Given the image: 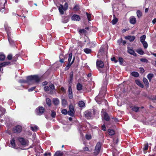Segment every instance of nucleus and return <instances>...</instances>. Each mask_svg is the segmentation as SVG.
<instances>
[{"label":"nucleus","instance_id":"35","mask_svg":"<svg viewBox=\"0 0 156 156\" xmlns=\"http://www.w3.org/2000/svg\"><path fill=\"white\" fill-rule=\"evenodd\" d=\"M10 64V62H6L2 63L1 64H0L2 67H3L9 65Z\"/></svg>","mask_w":156,"mask_h":156},{"label":"nucleus","instance_id":"25","mask_svg":"<svg viewBox=\"0 0 156 156\" xmlns=\"http://www.w3.org/2000/svg\"><path fill=\"white\" fill-rule=\"evenodd\" d=\"M146 39V36L143 35L141 36L140 37V41L141 43L145 41V40Z\"/></svg>","mask_w":156,"mask_h":156},{"label":"nucleus","instance_id":"36","mask_svg":"<svg viewBox=\"0 0 156 156\" xmlns=\"http://www.w3.org/2000/svg\"><path fill=\"white\" fill-rule=\"evenodd\" d=\"M46 103L48 105L50 106L51 105V100L49 98H47L46 99Z\"/></svg>","mask_w":156,"mask_h":156},{"label":"nucleus","instance_id":"51","mask_svg":"<svg viewBox=\"0 0 156 156\" xmlns=\"http://www.w3.org/2000/svg\"><path fill=\"white\" fill-rule=\"evenodd\" d=\"M119 60L120 64L121 65L122 64L123 61V59L121 57L119 58Z\"/></svg>","mask_w":156,"mask_h":156},{"label":"nucleus","instance_id":"20","mask_svg":"<svg viewBox=\"0 0 156 156\" xmlns=\"http://www.w3.org/2000/svg\"><path fill=\"white\" fill-rule=\"evenodd\" d=\"M53 103L55 105H57L59 103V101L57 98H55L53 99Z\"/></svg>","mask_w":156,"mask_h":156},{"label":"nucleus","instance_id":"59","mask_svg":"<svg viewBox=\"0 0 156 156\" xmlns=\"http://www.w3.org/2000/svg\"><path fill=\"white\" fill-rule=\"evenodd\" d=\"M83 149L84 151H90L89 149L87 147H85L83 148Z\"/></svg>","mask_w":156,"mask_h":156},{"label":"nucleus","instance_id":"22","mask_svg":"<svg viewBox=\"0 0 156 156\" xmlns=\"http://www.w3.org/2000/svg\"><path fill=\"white\" fill-rule=\"evenodd\" d=\"M154 76V74L152 73H149L147 76V77L150 82L152 78Z\"/></svg>","mask_w":156,"mask_h":156},{"label":"nucleus","instance_id":"34","mask_svg":"<svg viewBox=\"0 0 156 156\" xmlns=\"http://www.w3.org/2000/svg\"><path fill=\"white\" fill-rule=\"evenodd\" d=\"M114 17V18L112 20V24L113 25L115 24L117 22L118 20L117 18H116L115 15L113 16Z\"/></svg>","mask_w":156,"mask_h":156},{"label":"nucleus","instance_id":"11","mask_svg":"<svg viewBox=\"0 0 156 156\" xmlns=\"http://www.w3.org/2000/svg\"><path fill=\"white\" fill-rule=\"evenodd\" d=\"M7 34L8 36V39L9 41V42L10 44H11L12 45H14V43L13 41L11 38V32L9 31H8L6 30Z\"/></svg>","mask_w":156,"mask_h":156},{"label":"nucleus","instance_id":"15","mask_svg":"<svg viewBox=\"0 0 156 156\" xmlns=\"http://www.w3.org/2000/svg\"><path fill=\"white\" fill-rule=\"evenodd\" d=\"M58 9L60 13L62 15L64 13L63 11V10H64L63 6L62 5H60V6L58 7Z\"/></svg>","mask_w":156,"mask_h":156},{"label":"nucleus","instance_id":"56","mask_svg":"<svg viewBox=\"0 0 156 156\" xmlns=\"http://www.w3.org/2000/svg\"><path fill=\"white\" fill-rule=\"evenodd\" d=\"M35 88V87H33L28 90V91L29 92L32 91L34 90Z\"/></svg>","mask_w":156,"mask_h":156},{"label":"nucleus","instance_id":"40","mask_svg":"<svg viewBox=\"0 0 156 156\" xmlns=\"http://www.w3.org/2000/svg\"><path fill=\"white\" fill-rule=\"evenodd\" d=\"M139 108L137 107H133L132 108V110L136 112H137L138 111Z\"/></svg>","mask_w":156,"mask_h":156},{"label":"nucleus","instance_id":"60","mask_svg":"<svg viewBox=\"0 0 156 156\" xmlns=\"http://www.w3.org/2000/svg\"><path fill=\"white\" fill-rule=\"evenodd\" d=\"M102 128V129L104 131H105L106 130V127L105 126V125H103L101 127Z\"/></svg>","mask_w":156,"mask_h":156},{"label":"nucleus","instance_id":"31","mask_svg":"<svg viewBox=\"0 0 156 156\" xmlns=\"http://www.w3.org/2000/svg\"><path fill=\"white\" fill-rule=\"evenodd\" d=\"M62 155V152L60 151H58L55 153L54 156H61Z\"/></svg>","mask_w":156,"mask_h":156},{"label":"nucleus","instance_id":"14","mask_svg":"<svg viewBox=\"0 0 156 156\" xmlns=\"http://www.w3.org/2000/svg\"><path fill=\"white\" fill-rule=\"evenodd\" d=\"M135 37L134 36H128L125 37L126 39H128L130 42L133 41L135 39Z\"/></svg>","mask_w":156,"mask_h":156},{"label":"nucleus","instance_id":"58","mask_svg":"<svg viewBox=\"0 0 156 156\" xmlns=\"http://www.w3.org/2000/svg\"><path fill=\"white\" fill-rule=\"evenodd\" d=\"M86 137L87 139L90 140L91 138V136L90 135H87Z\"/></svg>","mask_w":156,"mask_h":156},{"label":"nucleus","instance_id":"63","mask_svg":"<svg viewBox=\"0 0 156 156\" xmlns=\"http://www.w3.org/2000/svg\"><path fill=\"white\" fill-rule=\"evenodd\" d=\"M47 84L48 82L46 81L43 82L42 83V84L43 86L46 85Z\"/></svg>","mask_w":156,"mask_h":156},{"label":"nucleus","instance_id":"30","mask_svg":"<svg viewBox=\"0 0 156 156\" xmlns=\"http://www.w3.org/2000/svg\"><path fill=\"white\" fill-rule=\"evenodd\" d=\"M131 75L134 77H137L139 76V73L136 72H133L131 73Z\"/></svg>","mask_w":156,"mask_h":156},{"label":"nucleus","instance_id":"28","mask_svg":"<svg viewBox=\"0 0 156 156\" xmlns=\"http://www.w3.org/2000/svg\"><path fill=\"white\" fill-rule=\"evenodd\" d=\"M82 86L80 83H78L77 85V89L78 90H82Z\"/></svg>","mask_w":156,"mask_h":156},{"label":"nucleus","instance_id":"45","mask_svg":"<svg viewBox=\"0 0 156 156\" xmlns=\"http://www.w3.org/2000/svg\"><path fill=\"white\" fill-rule=\"evenodd\" d=\"M56 113L55 111H51V116L53 118H54L55 116Z\"/></svg>","mask_w":156,"mask_h":156},{"label":"nucleus","instance_id":"12","mask_svg":"<svg viewBox=\"0 0 156 156\" xmlns=\"http://www.w3.org/2000/svg\"><path fill=\"white\" fill-rule=\"evenodd\" d=\"M102 113L104 119L107 121H109V117L108 114L105 112H104L103 110H102Z\"/></svg>","mask_w":156,"mask_h":156},{"label":"nucleus","instance_id":"43","mask_svg":"<svg viewBox=\"0 0 156 156\" xmlns=\"http://www.w3.org/2000/svg\"><path fill=\"white\" fill-rule=\"evenodd\" d=\"M31 129L33 131H36L38 129V127L37 126H35L34 127H31Z\"/></svg>","mask_w":156,"mask_h":156},{"label":"nucleus","instance_id":"5","mask_svg":"<svg viewBox=\"0 0 156 156\" xmlns=\"http://www.w3.org/2000/svg\"><path fill=\"white\" fill-rule=\"evenodd\" d=\"M101 147V144L100 142H98L95 147L94 153L96 155H97L100 152Z\"/></svg>","mask_w":156,"mask_h":156},{"label":"nucleus","instance_id":"8","mask_svg":"<svg viewBox=\"0 0 156 156\" xmlns=\"http://www.w3.org/2000/svg\"><path fill=\"white\" fill-rule=\"evenodd\" d=\"M44 112V109L42 107H39L38 108L36 109V112L37 114L40 115Z\"/></svg>","mask_w":156,"mask_h":156},{"label":"nucleus","instance_id":"50","mask_svg":"<svg viewBox=\"0 0 156 156\" xmlns=\"http://www.w3.org/2000/svg\"><path fill=\"white\" fill-rule=\"evenodd\" d=\"M7 58L8 60H11L12 59V55L11 54H10L8 55L7 57Z\"/></svg>","mask_w":156,"mask_h":156},{"label":"nucleus","instance_id":"26","mask_svg":"<svg viewBox=\"0 0 156 156\" xmlns=\"http://www.w3.org/2000/svg\"><path fill=\"white\" fill-rule=\"evenodd\" d=\"M79 106L80 107H83L85 106V103L83 101H80L78 103Z\"/></svg>","mask_w":156,"mask_h":156},{"label":"nucleus","instance_id":"57","mask_svg":"<svg viewBox=\"0 0 156 156\" xmlns=\"http://www.w3.org/2000/svg\"><path fill=\"white\" fill-rule=\"evenodd\" d=\"M111 59L112 61H114L115 63H116L118 62L117 60L115 59V58L114 57L112 58Z\"/></svg>","mask_w":156,"mask_h":156},{"label":"nucleus","instance_id":"38","mask_svg":"<svg viewBox=\"0 0 156 156\" xmlns=\"http://www.w3.org/2000/svg\"><path fill=\"white\" fill-rule=\"evenodd\" d=\"M5 0H0V7L3 8L4 7V4Z\"/></svg>","mask_w":156,"mask_h":156},{"label":"nucleus","instance_id":"16","mask_svg":"<svg viewBox=\"0 0 156 156\" xmlns=\"http://www.w3.org/2000/svg\"><path fill=\"white\" fill-rule=\"evenodd\" d=\"M68 91L69 93V97L70 99H71L73 98L72 95V90L71 86L69 87Z\"/></svg>","mask_w":156,"mask_h":156},{"label":"nucleus","instance_id":"10","mask_svg":"<svg viewBox=\"0 0 156 156\" xmlns=\"http://www.w3.org/2000/svg\"><path fill=\"white\" fill-rule=\"evenodd\" d=\"M84 115L87 119H90L92 117L91 112L90 111L87 110L84 112Z\"/></svg>","mask_w":156,"mask_h":156},{"label":"nucleus","instance_id":"41","mask_svg":"<svg viewBox=\"0 0 156 156\" xmlns=\"http://www.w3.org/2000/svg\"><path fill=\"white\" fill-rule=\"evenodd\" d=\"M138 18L142 16V13L140 10H138L136 12Z\"/></svg>","mask_w":156,"mask_h":156},{"label":"nucleus","instance_id":"17","mask_svg":"<svg viewBox=\"0 0 156 156\" xmlns=\"http://www.w3.org/2000/svg\"><path fill=\"white\" fill-rule=\"evenodd\" d=\"M128 52L129 53L134 56H135L136 55V53L133 50L130 48H128Z\"/></svg>","mask_w":156,"mask_h":156},{"label":"nucleus","instance_id":"44","mask_svg":"<svg viewBox=\"0 0 156 156\" xmlns=\"http://www.w3.org/2000/svg\"><path fill=\"white\" fill-rule=\"evenodd\" d=\"M61 112L62 114H63L64 115L67 114L68 112L67 110L66 109H64L62 110Z\"/></svg>","mask_w":156,"mask_h":156},{"label":"nucleus","instance_id":"1","mask_svg":"<svg viewBox=\"0 0 156 156\" xmlns=\"http://www.w3.org/2000/svg\"><path fill=\"white\" fill-rule=\"evenodd\" d=\"M27 80H19L20 83H27L29 84H32L34 83L39 82L40 78L37 76L34 75L28 76L27 77Z\"/></svg>","mask_w":156,"mask_h":156},{"label":"nucleus","instance_id":"9","mask_svg":"<svg viewBox=\"0 0 156 156\" xmlns=\"http://www.w3.org/2000/svg\"><path fill=\"white\" fill-rule=\"evenodd\" d=\"M96 65L98 70L100 71V69L103 68L104 66L103 62L101 61H98L96 62Z\"/></svg>","mask_w":156,"mask_h":156},{"label":"nucleus","instance_id":"13","mask_svg":"<svg viewBox=\"0 0 156 156\" xmlns=\"http://www.w3.org/2000/svg\"><path fill=\"white\" fill-rule=\"evenodd\" d=\"M72 20L74 21H79L80 20V16L77 15H74L72 17Z\"/></svg>","mask_w":156,"mask_h":156},{"label":"nucleus","instance_id":"62","mask_svg":"<svg viewBox=\"0 0 156 156\" xmlns=\"http://www.w3.org/2000/svg\"><path fill=\"white\" fill-rule=\"evenodd\" d=\"M140 71L142 73H143L144 72V69L143 68H140Z\"/></svg>","mask_w":156,"mask_h":156},{"label":"nucleus","instance_id":"53","mask_svg":"<svg viewBox=\"0 0 156 156\" xmlns=\"http://www.w3.org/2000/svg\"><path fill=\"white\" fill-rule=\"evenodd\" d=\"M49 86L51 89V90L55 89V86L53 84H51Z\"/></svg>","mask_w":156,"mask_h":156},{"label":"nucleus","instance_id":"49","mask_svg":"<svg viewBox=\"0 0 156 156\" xmlns=\"http://www.w3.org/2000/svg\"><path fill=\"white\" fill-rule=\"evenodd\" d=\"M148 143H147L144 145V147L143 148L144 150H147L148 149Z\"/></svg>","mask_w":156,"mask_h":156},{"label":"nucleus","instance_id":"3","mask_svg":"<svg viewBox=\"0 0 156 156\" xmlns=\"http://www.w3.org/2000/svg\"><path fill=\"white\" fill-rule=\"evenodd\" d=\"M18 140L22 145L23 146H27L28 145L29 142L28 140H25L22 137H19Z\"/></svg>","mask_w":156,"mask_h":156},{"label":"nucleus","instance_id":"37","mask_svg":"<svg viewBox=\"0 0 156 156\" xmlns=\"http://www.w3.org/2000/svg\"><path fill=\"white\" fill-rule=\"evenodd\" d=\"M137 52L141 55H142L144 54V51L140 49H138L137 51Z\"/></svg>","mask_w":156,"mask_h":156},{"label":"nucleus","instance_id":"6","mask_svg":"<svg viewBox=\"0 0 156 156\" xmlns=\"http://www.w3.org/2000/svg\"><path fill=\"white\" fill-rule=\"evenodd\" d=\"M22 127L20 125H17L13 129V131L14 133H20L22 130Z\"/></svg>","mask_w":156,"mask_h":156},{"label":"nucleus","instance_id":"32","mask_svg":"<svg viewBox=\"0 0 156 156\" xmlns=\"http://www.w3.org/2000/svg\"><path fill=\"white\" fill-rule=\"evenodd\" d=\"M68 21V18L67 17H63L62 18V22L66 23Z\"/></svg>","mask_w":156,"mask_h":156},{"label":"nucleus","instance_id":"33","mask_svg":"<svg viewBox=\"0 0 156 156\" xmlns=\"http://www.w3.org/2000/svg\"><path fill=\"white\" fill-rule=\"evenodd\" d=\"M62 106H65L67 104V102L66 101L65 99H62Z\"/></svg>","mask_w":156,"mask_h":156},{"label":"nucleus","instance_id":"55","mask_svg":"<svg viewBox=\"0 0 156 156\" xmlns=\"http://www.w3.org/2000/svg\"><path fill=\"white\" fill-rule=\"evenodd\" d=\"M140 60L143 62H147L148 61L147 60L145 59V58H141L140 59Z\"/></svg>","mask_w":156,"mask_h":156},{"label":"nucleus","instance_id":"39","mask_svg":"<svg viewBox=\"0 0 156 156\" xmlns=\"http://www.w3.org/2000/svg\"><path fill=\"white\" fill-rule=\"evenodd\" d=\"M84 51L85 53L89 54L91 52V50L90 49L87 48L84 49Z\"/></svg>","mask_w":156,"mask_h":156},{"label":"nucleus","instance_id":"54","mask_svg":"<svg viewBox=\"0 0 156 156\" xmlns=\"http://www.w3.org/2000/svg\"><path fill=\"white\" fill-rule=\"evenodd\" d=\"M87 17L89 21L90 20L91 15L89 14L87 12H86Z\"/></svg>","mask_w":156,"mask_h":156},{"label":"nucleus","instance_id":"29","mask_svg":"<svg viewBox=\"0 0 156 156\" xmlns=\"http://www.w3.org/2000/svg\"><path fill=\"white\" fill-rule=\"evenodd\" d=\"M108 132L110 135H113L115 133L113 129H109L108 130Z\"/></svg>","mask_w":156,"mask_h":156},{"label":"nucleus","instance_id":"61","mask_svg":"<svg viewBox=\"0 0 156 156\" xmlns=\"http://www.w3.org/2000/svg\"><path fill=\"white\" fill-rule=\"evenodd\" d=\"M17 59V58L14 57L12 58V61L13 62H15L16 61Z\"/></svg>","mask_w":156,"mask_h":156},{"label":"nucleus","instance_id":"64","mask_svg":"<svg viewBox=\"0 0 156 156\" xmlns=\"http://www.w3.org/2000/svg\"><path fill=\"white\" fill-rule=\"evenodd\" d=\"M85 30L84 29L80 30V32L81 33H84Z\"/></svg>","mask_w":156,"mask_h":156},{"label":"nucleus","instance_id":"2","mask_svg":"<svg viewBox=\"0 0 156 156\" xmlns=\"http://www.w3.org/2000/svg\"><path fill=\"white\" fill-rule=\"evenodd\" d=\"M106 92L105 87L103 88V89H101L98 95L95 97V100L98 104H100L101 103V101L103 100V98L106 94ZM103 100L106 103L107 101L104 99Z\"/></svg>","mask_w":156,"mask_h":156},{"label":"nucleus","instance_id":"19","mask_svg":"<svg viewBox=\"0 0 156 156\" xmlns=\"http://www.w3.org/2000/svg\"><path fill=\"white\" fill-rule=\"evenodd\" d=\"M130 22L131 24H134L136 22V19L133 17L132 16L130 18Z\"/></svg>","mask_w":156,"mask_h":156},{"label":"nucleus","instance_id":"18","mask_svg":"<svg viewBox=\"0 0 156 156\" xmlns=\"http://www.w3.org/2000/svg\"><path fill=\"white\" fill-rule=\"evenodd\" d=\"M73 78V72L72 71L70 74L69 79V83L70 84L72 83Z\"/></svg>","mask_w":156,"mask_h":156},{"label":"nucleus","instance_id":"23","mask_svg":"<svg viewBox=\"0 0 156 156\" xmlns=\"http://www.w3.org/2000/svg\"><path fill=\"white\" fill-rule=\"evenodd\" d=\"M136 83L141 87L143 88L144 87L143 85L141 83V82L139 80H136Z\"/></svg>","mask_w":156,"mask_h":156},{"label":"nucleus","instance_id":"47","mask_svg":"<svg viewBox=\"0 0 156 156\" xmlns=\"http://www.w3.org/2000/svg\"><path fill=\"white\" fill-rule=\"evenodd\" d=\"M68 7V4L67 3H65L64 5V11L67 10Z\"/></svg>","mask_w":156,"mask_h":156},{"label":"nucleus","instance_id":"21","mask_svg":"<svg viewBox=\"0 0 156 156\" xmlns=\"http://www.w3.org/2000/svg\"><path fill=\"white\" fill-rule=\"evenodd\" d=\"M10 144L12 146V147H14L16 146V144L15 143V140L13 138H12L10 141Z\"/></svg>","mask_w":156,"mask_h":156},{"label":"nucleus","instance_id":"7","mask_svg":"<svg viewBox=\"0 0 156 156\" xmlns=\"http://www.w3.org/2000/svg\"><path fill=\"white\" fill-rule=\"evenodd\" d=\"M69 110L68 111V114L69 115L73 116L75 113L73 106L72 105H70L69 106Z\"/></svg>","mask_w":156,"mask_h":156},{"label":"nucleus","instance_id":"42","mask_svg":"<svg viewBox=\"0 0 156 156\" xmlns=\"http://www.w3.org/2000/svg\"><path fill=\"white\" fill-rule=\"evenodd\" d=\"M143 45V46L145 48H147L148 47V44L146 41L142 43Z\"/></svg>","mask_w":156,"mask_h":156},{"label":"nucleus","instance_id":"48","mask_svg":"<svg viewBox=\"0 0 156 156\" xmlns=\"http://www.w3.org/2000/svg\"><path fill=\"white\" fill-rule=\"evenodd\" d=\"M44 90L46 92L48 91L49 90V88L48 86H45L44 87Z\"/></svg>","mask_w":156,"mask_h":156},{"label":"nucleus","instance_id":"24","mask_svg":"<svg viewBox=\"0 0 156 156\" xmlns=\"http://www.w3.org/2000/svg\"><path fill=\"white\" fill-rule=\"evenodd\" d=\"M5 55H4L3 53H0V61H3L4 60L5 58Z\"/></svg>","mask_w":156,"mask_h":156},{"label":"nucleus","instance_id":"27","mask_svg":"<svg viewBox=\"0 0 156 156\" xmlns=\"http://www.w3.org/2000/svg\"><path fill=\"white\" fill-rule=\"evenodd\" d=\"M143 82L145 85L147 86V87H148L149 86V83L147 79L145 78H144Z\"/></svg>","mask_w":156,"mask_h":156},{"label":"nucleus","instance_id":"52","mask_svg":"<svg viewBox=\"0 0 156 156\" xmlns=\"http://www.w3.org/2000/svg\"><path fill=\"white\" fill-rule=\"evenodd\" d=\"M79 9V6L77 5H76L74 7L73 9L76 11L78 10Z\"/></svg>","mask_w":156,"mask_h":156},{"label":"nucleus","instance_id":"4","mask_svg":"<svg viewBox=\"0 0 156 156\" xmlns=\"http://www.w3.org/2000/svg\"><path fill=\"white\" fill-rule=\"evenodd\" d=\"M72 53H70L69 54V58H68V64L66 66V67H68V68H69L74 62V60H75L74 57H73L72 62H71V63H70L71 61L72 58Z\"/></svg>","mask_w":156,"mask_h":156},{"label":"nucleus","instance_id":"46","mask_svg":"<svg viewBox=\"0 0 156 156\" xmlns=\"http://www.w3.org/2000/svg\"><path fill=\"white\" fill-rule=\"evenodd\" d=\"M1 111L2 112V114H1L0 115V117L1 116H2L3 114H4L5 112V108H2L0 109Z\"/></svg>","mask_w":156,"mask_h":156}]
</instances>
